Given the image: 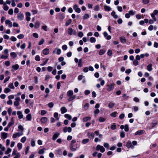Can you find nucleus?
Masks as SVG:
<instances>
[{
  "mask_svg": "<svg viewBox=\"0 0 158 158\" xmlns=\"http://www.w3.org/2000/svg\"><path fill=\"white\" fill-rule=\"evenodd\" d=\"M96 149L97 150H100L102 152H103L105 151V149L103 146H101L100 145H97Z\"/></svg>",
  "mask_w": 158,
  "mask_h": 158,
  "instance_id": "obj_1",
  "label": "nucleus"
},
{
  "mask_svg": "<svg viewBox=\"0 0 158 158\" xmlns=\"http://www.w3.org/2000/svg\"><path fill=\"white\" fill-rule=\"evenodd\" d=\"M15 101L14 102V105L15 106H18L19 104V102L20 101V99L19 97H17L15 98Z\"/></svg>",
  "mask_w": 158,
  "mask_h": 158,
  "instance_id": "obj_2",
  "label": "nucleus"
},
{
  "mask_svg": "<svg viewBox=\"0 0 158 158\" xmlns=\"http://www.w3.org/2000/svg\"><path fill=\"white\" fill-rule=\"evenodd\" d=\"M68 33L70 35H72L73 34L76 35V31H73V29L71 27H69L68 28Z\"/></svg>",
  "mask_w": 158,
  "mask_h": 158,
  "instance_id": "obj_3",
  "label": "nucleus"
},
{
  "mask_svg": "<svg viewBox=\"0 0 158 158\" xmlns=\"http://www.w3.org/2000/svg\"><path fill=\"white\" fill-rule=\"evenodd\" d=\"M73 9L75 10L76 12L78 13H80L81 11V9L78 7V6L77 5L75 4L73 6Z\"/></svg>",
  "mask_w": 158,
  "mask_h": 158,
  "instance_id": "obj_4",
  "label": "nucleus"
},
{
  "mask_svg": "<svg viewBox=\"0 0 158 158\" xmlns=\"http://www.w3.org/2000/svg\"><path fill=\"white\" fill-rule=\"evenodd\" d=\"M63 132L64 133H66L67 131L68 132H70L72 130V129L70 127H65L63 128Z\"/></svg>",
  "mask_w": 158,
  "mask_h": 158,
  "instance_id": "obj_5",
  "label": "nucleus"
},
{
  "mask_svg": "<svg viewBox=\"0 0 158 158\" xmlns=\"http://www.w3.org/2000/svg\"><path fill=\"white\" fill-rule=\"evenodd\" d=\"M23 134L22 132H17L15 134H14L13 135V138H16L17 137H19L21 135H23Z\"/></svg>",
  "mask_w": 158,
  "mask_h": 158,
  "instance_id": "obj_6",
  "label": "nucleus"
},
{
  "mask_svg": "<svg viewBox=\"0 0 158 158\" xmlns=\"http://www.w3.org/2000/svg\"><path fill=\"white\" fill-rule=\"evenodd\" d=\"M17 18L19 20L22 21L24 18V15L22 13H20L18 14Z\"/></svg>",
  "mask_w": 158,
  "mask_h": 158,
  "instance_id": "obj_7",
  "label": "nucleus"
},
{
  "mask_svg": "<svg viewBox=\"0 0 158 158\" xmlns=\"http://www.w3.org/2000/svg\"><path fill=\"white\" fill-rule=\"evenodd\" d=\"M114 84L112 83L110 85H108L107 86L108 87V88L107 89V90L108 91H110L114 89Z\"/></svg>",
  "mask_w": 158,
  "mask_h": 158,
  "instance_id": "obj_8",
  "label": "nucleus"
},
{
  "mask_svg": "<svg viewBox=\"0 0 158 158\" xmlns=\"http://www.w3.org/2000/svg\"><path fill=\"white\" fill-rule=\"evenodd\" d=\"M17 115H18V118L19 119L22 118L23 117V115L22 114V112L20 111H18L17 112Z\"/></svg>",
  "mask_w": 158,
  "mask_h": 158,
  "instance_id": "obj_9",
  "label": "nucleus"
},
{
  "mask_svg": "<svg viewBox=\"0 0 158 158\" xmlns=\"http://www.w3.org/2000/svg\"><path fill=\"white\" fill-rule=\"evenodd\" d=\"M60 134L58 132H56L53 136L52 139L54 140H55L60 135Z\"/></svg>",
  "mask_w": 158,
  "mask_h": 158,
  "instance_id": "obj_10",
  "label": "nucleus"
},
{
  "mask_svg": "<svg viewBox=\"0 0 158 158\" xmlns=\"http://www.w3.org/2000/svg\"><path fill=\"white\" fill-rule=\"evenodd\" d=\"M126 146L128 148H134V146L132 145L131 142V141L128 142Z\"/></svg>",
  "mask_w": 158,
  "mask_h": 158,
  "instance_id": "obj_11",
  "label": "nucleus"
},
{
  "mask_svg": "<svg viewBox=\"0 0 158 158\" xmlns=\"http://www.w3.org/2000/svg\"><path fill=\"white\" fill-rule=\"evenodd\" d=\"M143 130H139L137 131L136 132H135V133L134 135H141L143 134Z\"/></svg>",
  "mask_w": 158,
  "mask_h": 158,
  "instance_id": "obj_12",
  "label": "nucleus"
},
{
  "mask_svg": "<svg viewBox=\"0 0 158 158\" xmlns=\"http://www.w3.org/2000/svg\"><path fill=\"white\" fill-rule=\"evenodd\" d=\"M43 52L45 55H48L49 53V50L48 48H46L43 50Z\"/></svg>",
  "mask_w": 158,
  "mask_h": 158,
  "instance_id": "obj_13",
  "label": "nucleus"
},
{
  "mask_svg": "<svg viewBox=\"0 0 158 158\" xmlns=\"http://www.w3.org/2000/svg\"><path fill=\"white\" fill-rule=\"evenodd\" d=\"M48 118L46 117H43L41 118L40 121L42 123H45L47 122Z\"/></svg>",
  "mask_w": 158,
  "mask_h": 158,
  "instance_id": "obj_14",
  "label": "nucleus"
},
{
  "mask_svg": "<svg viewBox=\"0 0 158 158\" xmlns=\"http://www.w3.org/2000/svg\"><path fill=\"white\" fill-rule=\"evenodd\" d=\"M94 134L93 133L88 132L87 133V136L89 138L93 139L94 137Z\"/></svg>",
  "mask_w": 158,
  "mask_h": 158,
  "instance_id": "obj_15",
  "label": "nucleus"
},
{
  "mask_svg": "<svg viewBox=\"0 0 158 158\" xmlns=\"http://www.w3.org/2000/svg\"><path fill=\"white\" fill-rule=\"evenodd\" d=\"M103 35L105 37H106V39L109 40L111 38V36L110 35H108V34L106 32H104L103 33Z\"/></svg>",
  "mask_w": 158,
  "mask_h": 158,
  "instance_id": "obj_16",
  "label": "nucleus"
},
{
  "mask_svg": "<svg viewBox=\"0 0 158 158\" xmlns=\"http://www.w3.org/2000/svg\"><path fill=\"white\" fill-rule=\"evenodd\" d=\"M60 110L61 111V113L63 114L67 111V110L64 106L62 107L60 109Z\"/></svg>",
  "mask_w": 158,
  "mask_h": 158,
  "instance_id": "obj_17",
  "label": "nucleus"
},
{
  "mask_svg": "<svg viewBox=\"0 0 158 158\" xmlns=\"http://www.w3.org/2000/svg\"><path fill=\"white\" fill-rule=\"evenodd\" d=\"M5 23L6 24H8L9 26L10 27H12V23L10 20H6L5 21Z\"/></svg>",
  "mask_w": 158,
  "mask_h": 158,
  "instance_id": "obj_18",
  "label": "nucleus"
},
{
  "mask_svg": "<svg viewBox=\"0 0 158 158\" xmlns=\"http://www.w3.org/2000/svg\"><path fill=\"white\" fill-rule=\"evenodd\" d=\"M14 118L12 117L11 118V121L9 123L7 126H8V127H10L11 126H12L13 124H14Z\"/></svg>",
  "mask_w": 158,
  "mask_h": 158,
  "instance_id": "obj_19",
  "label": "nucleus"
},
{
  "mask_svg": "<svg viewBox=\"0 0 158 158\" xmlns=\"http://www.w3.org/2000/svg\"><path fill=\"white\" fill-rule=\"evenodd\" d=\"M91 117L89 116L84 117L83 119V121L84 122H86L88 121H89L91 119Z\"/></svg>",
  "mask_w": 158,
  "mask_h": 158,
  "instance_id": "obj_20",
  "label": "nucleus"
},
{
  "mask_svg": "<svg viewBox=\"0 0 158 158\" xmlns=\"http://www.w3.org/2000/svg\"><path fill=\"white\" fill-rule=\"evenodd\" d=\"M74 147V144H71L70 146V148L73 151H76L77 147H76V148H73Z\"/></svg>",
  "mask_w": 158,
  "mask_h": 158,
  "instance_id": "obj_21",
  "label": "nucleus"
},
{
  "mask_svg": "<svg viewBox=\"0 0 158 158\" xmlns=\"http://www.w3.org/2000/svg\"><path fill=\"white\" fill-rule=\"evenodd\" d=\"M65 17L64 15V14H60L59 15V18L60 20H63Z\"/></svg>",
  "mask_w": 158,
  "mask_h": 158,
  "instance_id": "obj_22",
  "label": "nucleus"
},
{
  "mask_svg": "<svg viewBox=\"0 0 158 158\" xmlns=\"http://www.w3.org/2000/svg\"><path fill=\"white\" fill-rule=\"evenodd\" d=\"M73 91L72 90H69L67 93V95L68 96H73Z\"/></svg>",
  "mask_w": 158,
  "mask_h": 158,
  "instance_id": "obj_23",
  "label": "nucleus"
},
{
  "mask_svg": "<svg viewBox=\"0 0 158 158\" xmlns=\"http://www.w3.org/2000/svg\"><path fill=\"white\" fill-rule=\"evenodd\" d=\"M104 9L106 11H109L111 10V8L109 6H107L105 5L104 6Z\"/></svg>",
  "mask_w": 158,
  "mask_h": 158,
  "instance_id": "obj_24",
  "label": "nucleus"
},
{
  "mask_svg": "<svg viewBox=\"0 0 158 158\" xmlns=\"http://www.w3.org/2000/svg\"><path fill=\"white\" fill-rule=\"evenodd\" d=\"M111 15L115 19H117L118 17V15L116 14L115 12L114 11L112 12Z\"/></svg>",
  "mask_w": 158,
  "mask_h": 158,
  "instance_id": "obj_25",
  "label": "nucleus"
},
{
  "mask_svg": "<svg viewBox=\"0 0 158 158\" xmlns=\"http://www.w3.org/2000/svg\"><path fill=\"white\" fill-rule=\"evenodd\" d=\"M32 117L31 114H28L26 117V118L28 121H31V119Z\"/></svg>",
  "mask_w": 158,
  "mask_h": 158,
  "instance_id": "obj_26",
  "label": "nucleus"
},
{
  "mask_svg": "<svg viewBox=\"0 0 158 158\" xmlns=\"http://www.w3.org/2000/svg\"><path fill=\"white\" fill-rule=\"evenodd\" d=\"M121 41L123 44H124L126 42V40L124 37H122L120 38Z\"/></svg>",
  "mask_w": 158,
  "mask_h": 158,
  "instance_id": "obj_27",
  "label": "nucleus"
},
{
  "mask_svg": "<svg viewBox=\"0 0 158 158\" xmlns=\"http://www.w3.org/2000/svg\"><path fill=\"white\" fill-rule=\"evenodd\" d=\"M147 69L148 71H151L152 69V65L150 64H148L147 67Z\"/></svg>",
  "mask_w": 158,
  "mask_h": 158,
  "instance_id": "obj_28",
  "label": "nucleus"
},
{
  "mask_svg": "<svg viewBox=\"0 0 158 158\" xmlns=\"http://www.w3.org/2000/svg\"><path fill=\"white\" fill-rule=\"evenodd\" d=\"M1 135L2 136L3 138H4V139H5L7 137V134L5 132H3L1 133Z\"/></svg>",
  "mask_w": 158,
  "mask_h": 158,
  "instance_id": "obj_29",
  "label": "nucleus"
},
{
  "mask_svg": "<svg viewBox=\"0 0 158 158\" xmlns=\"http://www.w3.org/2000/svg\"><path fill=\"white\" fill-rule=\"evenodd\" d=\"M69 97L68 99V100L69 101H71L74 100L76 96L75 95L72 96H69Z\"/></svg>",
  "mask_w": 158,
  "mask_h": 158,
  "instance_id": "obj_30",
  "label": "nucleus"
},
{
  "mask_svg": "<svg viewBox=\"0 0 158 158\" xmlns=\"http://www.w3.org/2000/svg\"><path fill=\"white\" fill-rule=\"evenodd\" d=\"M40 23L38 21H36L35 24V27L36 28H38L40 26Z\"/></svg>",
  "mask_w": 158,
  "mask_h": 158,
  "instance_id": "obj_31",
  "label": "nucleus"
},
{
  "mask_svg": "<svg viewBox=\"0 0 158 158\" xmlns=\"http://www.w3.org/2000/svg\"><path fill=\"white\" fill-rule=\"evenodd\" d=\"M64 117L68 119L69 120H70L72 118V116L69 114H66L64 115Z\"/></svg>",
  "mask_w": 158,
  "mask_h": 158,
  "instance_id": "obj_32",
  "label": "nucleus"
},
{
  "mask_svg": "<svg viewBox=\"0 0 158 158\" xmlns=\"http://www.w3.org/2000/svg\"><path fill=\"white\" fill-rule=\"evenodd\" d=\"M89 15L87 14H85L83 16V19L84 20L87 19H89Z\"/></svg>",
  "mask_w": 158,
  "mask_h": 158,
  "instance_id": "obj_33",
  "label": "nucleus"
},
{
  "mask_svg": "<svg viewBox=\"0 0 158 158\" xmlns=\"http://www.w3.org/2000/svg\"><path fill=\"white\" fill-rule=\"evenodd\" d=\"M54 116L55 118H56V120H58L59 119V118L58 116V114L57 112H55L54 113Z\"/></svg>",
  "mask_w": 158,
  "mask_h": 158,
  "instance_id": "obj_34",
  "label": "nucleus"
},
{
  "mask_svg": "<svg viewBox=\"0 0 158 158\" xmlns=\"http://www.w3.org/2000/svg\"><path fill=\"white\" fill-rule=\"evenodd\" d=\"M114 103L110 102L109 103L108 106L109 108H112L114 106Z\"/></svg>",
  "mask_w": 158,
  "mask_h": 158,
  "instance_id": "obj_35",
  "label": "nucleus"
},
{
  "mask_svg": "<svg viewBox=\"0 0 158 158\" xmlns=\"http://www.w3.org/2000/svg\"><path fill=\"white\" fill-rule=\"evenodd\" d=\"M11 91V90L8 88H5L4 90V92L5 93H7Z\"/></svg>",
  "mask_w": 158,
  "mask_h": 158,
  "instance_id": "obj_36",
  "label": "nucleus"
},
{
  "mask_svg": "<svg viewBox=\"0 0 158 158\" xmlns=\"http://www.w3.org/2000/svg\"><path fill=\"white\" fill-rule=\"evenodd\" d=\"M45 150V148H43L42 149H41L39 150L38 152V153L39 154H43L44 153V150Z\"/></svg>",
  "mask_w": 158,
  "mask_h": 158,
  "instance_id": "obj_37",
  "label": "nucleus"
},
{
  "mask_svg": "<svg viewBox=\"0 0 158 158\" xmlns=\"http://www.w3.org/2000/svg\"><path fill=\"white\" fill-rule=\"evenodd\" d=\"M89 141V139H83L82 141L83 144H85L88 142Z\"/></svg>",
  "mask_w": 158,
  "mask_h": 158,
  "instance_id": "obj_38",
  "label": "nucleus"
},
{
  "mask_svg": "<svg viewBox=\"0 0 158 158\" xmlns=\"http://www.w3.org/2000/svg\"><path fill=\"white\" fill-rule=\"evenodd\" d=\"M12 68H13L15 70H16L18 69L19 68V66L18 64H16L14 65H13L12 66Z\"/></svg>",
  "mask_w": 158,
  "mask_h": 158,
  "instance_id": "obj_39",
  "label": "nucleus"
},
{
  "mask_svg": "<svg viewBox=\"0 0 158 158\" xmlns=\"http://www.w3.org/2000/svg\"><path fill=\"white\" fill-rule=\"evenodd\" d=\"M11 151V149L10 148H8L6 151L5 152V153L7 155Z\"/></svg>",
  "mask_w": 158,
  "mask_h": 158,
  "instance_id": "obj_40",
  "label": "nucleus"
},
{
  "mask_svg": "<svg viewBox=\"0 0 158 158\" xmlns=\"http://www.w3.org/2000/svg\"><path fill=\"white\" fill-rule=\"evenodd\" d=\"M124 130L126 132H127L129 131V126L127 124L125 125L124 127Z\"/></svg>",
  "mask_w": 158,
  "mask_h": 158,
  "instance_id": "obj_41",
  "label": "nucleus"
},
{
  "mask_svg": "<svg viewBox=\"0 0 158 158\" xmlns=\"http://www.w3.org/2000/svg\"><path fill=\"white\" fill-rule=\"evenodd\" d=\"M71 20L70 19L67 20L65 23L66 26H68V25H69L71 23Z\"/></svg>",
  "mask_w": 158,
  "mask_h": 158,
  "instance_id": "obj_42",
  "label": "nucleus"
},
{
  "mask_svg": "<svg viewBox=\"0 0 158 158\" xmlns=\"http://www.w3.org/2000/svg\"><path fill=\"white\" fill-rule=\"evenodd\" d=\"M105 52V51L101 49L100 50L99 52V54L100 55H103Z\"/></svg>",
  "mask_w": 158,
  "mask_h": 158,
  "instance_id": "obj_43",
  "label": "nucleus"
},
{
  "mask_svg": "<svg viewBox=\"0 0 158 158\" xmlns=\"http://www.w3.org/2000/svg\"><path fill=\"white\" fill-rule=\"evenodd\" d=\"M90 40L91 43H95L96 41V39L94 37H91Z\"/></svg>",
  "mask_w": 158,
  "mask_h": 158,
  "instance_id": "obj_44",
  "label": "nucleus"
},
{
  "mask_svg": "<svg viewBox=\"0 0 158 158\" xmlns=\"http://www.w3.org/2000/svg\"><path fill=\"white\" fill-rule=\"evenodd\" d=\"M11 56L13 57V58H15L17 56V55L15 52H11L10 54Z\"/></svg>",
  "mask_w": 158,
  "mask_h": 158,
  "instance_id": "obj_45",
  "label": "nucleus"
},
{
  "mask_svg": "<svg viewBox=\"0 0 158 158\" xmlns=\"http://www.w3.org/2000/svg\"><path fill=\"white\" fill-rule=\"evenodd\" d=\"M17 37L19 39H23L24 37V35L23 34H20L18 35Z\"/></svg>",
  "mask_w": 158,
  "mask_h": 158,
  "instance_id": "obj_46",
  "label": "nucleus"
},
{
  "mask_svg": "<svg viewBox=\"0 0 158 158\" xmlns=\"http://www.w3.org/2000/svg\"><path fill=\"white\" fill-rule=\"evenodd\" d=\"M17 147L19 149H21L22 147V144L21 143H19L17 144Z\"/></svg>",
  "mask_w": 158,
  "mask_h": 158,
  "instance_id": "obj_47",
  "label": "nucleus"
},
{
  "mask_svg": "<svg viewBox=\"0 0 158 158\" xmlns=\"http://www.w3.org/2000/svg\"><path fill=\"white\" fill-rule=\"evenodd\" d=\"M18 128L19 130H20L21 131V132H22L23 133V131L24 129L23 127L21 125H19L18 126Z\"/></svg>",
  "mask_w": 158,
  "mask_h": 158,
  "instance_id": "obj_48",
  "label": "nucleus"
},
{
  "mask_svg": "<svg viewBox=\"0 0 158 158\" xmlns=\"http://www.w3.org/2000/svg\"><path fill=\"white\" fill-rule=\"evenodd\" d=\"M13 13V10L12 9H10L8 11V14L10 15H12Z\"/></svg>",
  "mask_w": 158,
  "mask_h": 158,
  "instance_id": "obj_49",
  "label": "nucleus"
},
{
  "mask_svg": "<svg viewBox=\"0 0 158 158\" xmlns=\"http://www.w3.org/2000/svg\"><path fill=\"white\" fill-rule=\"evenodd\" d=\"M120 136L122 138H124L125 137V132L124 131H122L121 132Z\"/></svg>",
  "mask_w": 158,
  "mask_h": 158,
  "instance_id": "obj_50",
  "label": "nucleus"
},
{
  "mask_svg": "<svg viewBox=\"0 0 158 158\" xmlns=\"http://www.w3.org/2000/svg\"><path fill=\"white\" fill-rule=\"evenodd\" d=\"M57 51H56V54L57 55H60L61 52V50L60 49L58 48H57V49H56Z\"/></svg>",
  "mask_w": 158,
  "mask_h": 158,
  "instance_id": "obj_51",
  "label": "nucleus"
},
{
  "mask_svg": "<svg viewBox=\"0 0 158 158\" xmlns=\"http://www.w3.org/2000/svg\"><path fill=\"white\" fill-rule=\"evenodd\" d=\"M105 119L102 117H100L99 118V121L101 122H102L105 121Z\"/></svg>",
  "mask_w": 158,
  "mask_h": 158,
  "instance_id": "obj_52",
  "label": "nucleus"
},
{
  "mask_svg": "<svg viewBox=\"0 0 158 158\" xmlns=\"http://www.w3.org/2000/svg\"><path fill=\"white\" fill-rule=\"evenodd\" d=\"M149 2V0H142L143 3L145 4H148Z\"/></svg>",
  "mask_w": 158,
  "mask_h": 158,
  "instance_id": "obj_53",
  "label": "nucleus"
},
{
  "mask_svg": "<svg viewBox=\"0 0 158 158\" xmlns=\"http://www.w3.org/2000/svg\"><path fill=\"white\" fill-rule=\"evenodd\" d=\"M26 140V138L25 137H23L21 139V141L22 143H24Z\"/></svg>",
  "mask_w": 158,
  "mask_h": 158,
  "instance_id": "obj_54",
  "label": "nucleus"
},
{
  "mask_svg": "<svg viewBox=\"0 0 158 158\" xmlns=\"http://www.w3.org/2000/svg\"><path fill=\"white\" fill-rule=\"evenodd\" d=\"M47 113V111L45 110H43L41 111V115H44Z\"/></svg>",
  "mask_w": 158,
  "mask_h": 158,
  "instance_id": "obj_55",
  "label": "nucleus"
},
{
  "mask_svg": "<svg viewBox=\"0 0 158 158\" xmlns=\"http://www.w3.org/2000/svg\"><path fill=\"white\" fill-rule=\"evenodd\" d=\"M9 87L11 89H14L15 88L13 83L10 84L9 85Z\"/></svg>",
  "mask_w": 158,
  "mask_h": 158,
  "instance_id": "obj_56",
  "label": "nucleus"
},
{
  "mask_svg": "<svg viewBox=\"0 0 158 158\" xmlns=\"http://www.w3.org/2000/svg\"><path fill=\"white\" fill-rule=\"evenodd\" d=\"M44 41V40L43 39H41V40L39 43V45H41L42 44Z\"/></svg>",
  "mask_w": 158,
  "mask_h": 158,
  "instance_id": "obj_57",
  "label": "nucleus"
},
{
  "mask_svg": "<svg viewBox=\"0 0 158 158\" xmlns=\"http://www.w3.org/2000/svg\"><path fill=\"white\" fill-rule=\"evenodd\" d=\"M117 114V112H114L111 114L110 115L112 117H115L116 116Z\"/></svg>",
  "mask_w": 158,
  "mask_h": 158,
  "instance_id": "obj_58",
  "label": "nucleus"
},
{
  "mask_svg": "<svg viewBox=\"0 0 158 158\" xmlns=\"http://www.w3.org/2000/svg\"><path fill=\"white\" fill-rule=\"evenodd\" d=\"M78 66L79 67H81L82 66V60L80 59L79 60L78 63Z\"/></svg>",
  "mask_w": 158,
  "mask_h": 158,
  "instance_id": "obj_59",
  "label": "nucleus"
},
{
  "mask_svg": "<svg viewBox=\"0 0 158 158\" xmlns=\"http://www.w3.org/2000/svg\"><path fill=\"white\" fill-rule=\"evenodd\" d=\"M107 54L109 56H111L112 54V51L111 50H109L107 52Z\"/></svg>",
  "mask_w": 158,
  "mask_h": 158,
  "instance_id": "obj_60",
  "label": "nucleus"
},
{
  "mask_svg": "<svg viewBox=\"0 0 158 158\" xmlns=\"http://www.w3.org/2000/svg\"><path fill=\"white\" fill-rule=\"evenodd\" d=\"M31 145L32 147H34L35 145V141L33 139H32L31 140Z\"/></svg>",
  "mask_w": 158,
  "mask_h": 158,
  "instance_id": "obj_61",
  "label": "nucleus"
},
{
  "mask_svg": "<svg viewBox=\"0 0 158 158\" xmlns=\"http://www.w3.org/2000/svg\"><path fill=\"white\" fill-rule=\"evenodd\" d=\"M139 62H138L136 60H134L133 61V64L135 66H137L138 65Z\"/></svg>",
  "mask_w": 158,
  "mask_h": 158,
  "instance_id": "obj_62",
  "label": "nucleus"
},
{
  "mask_svg": "<svg viewBox=\"0 0 158 158\" xmlns=\"http://www.w3.org/2000/svg\"><path fill=\"white\" fill-rule=\"evenodd\" d=\"M4 6L3 7V9L6 11L7 10L9 9L8 6L6 5H3Z\"/></svg>",
  "mask_w": 158,
  "mask_h": 158,
  "instance_id": "obj_63",
  "label": "nucleus"
},
{
  "mask_svg": "<svg viewBox=\"0 0 158 158\" xmlns=\"http://www.w3.org/2000/svg\"><path fill=\"white\" fill-rule=\"evenodd\" d=\"M89 103H86L84 106V108L85 110H87L89 107Z\"/></svg>",
  "mask_w": 158,
  "mask_h": 158,
  "instance_id": "obj_64",
  "label": "nucleus"
}]
</instances>
